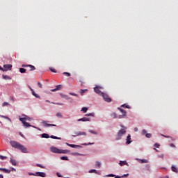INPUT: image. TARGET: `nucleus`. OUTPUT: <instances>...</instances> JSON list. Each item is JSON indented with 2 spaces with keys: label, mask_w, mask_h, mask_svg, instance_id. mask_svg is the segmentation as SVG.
Returning <instances> with one entry per match:
<instances>
[{
  "label": "nucleus",
  "mask_w": 178,
  "mask_h": 178,
  "mask_svg": "<svg viewBox=\"0 0 178 178\" xmlns=\"http://www.w3.org/2000/svg\"><path fill=\"white\" fill-rule=\"evenodd\" d=\"M121 127L122 129L118 131V134L115 136V140L116 141H119V140H122V137H123L127 131V127L123 125H121Z\"/></svg>",
  "instance_id": "1"
},
{
  "label": "nucleus",
  "mask_w": 178,
  "mask_h": 178,
  "mask_svg": "<svg viewBox=\"0 0 178 178\" xmlns=\"http://www.w3.org/2000/svg\"><path fill=\"white\" fill-rule=\"evenodd\" d=\"M32 120H33V118L30 117H27V115H24V118H23L24 127H25L26 129H27V127H33L34 129H37V127L30 124V122H32Z\"/></svg>",
  "instance_id": "2"
},
{
  "label": "nucleus",
  "mask_w": 178,
  "mask_h": 178,
  "mask_svg": "<svg viewBox=\"0 0 178 178\" xmlns=\"http://www.w3.org/2000/svg\"><path fill=\"white\" fill-rule=\"evenodd\" d=\"M50 151L53 152V154H70V150L67 149H61L56 147L52 146L50 148Z\"/></svg>",
  "instance_id": "3"
},
{
  "label": "nucleus",
  "mask_w": 178,
  "mask_h": 178,
  "mask_svg": "<svg viewBox=\"0 0 178 178\" xmlns=\"http://www.w3.org/2000/svg\"><path fill=\"white\" fill-rule=\"evenodd\" d=\"M10 145H11V147H13V148H15V149H19V151H22V152H23V145L19 143L15 140H10Z\"/></svg>",
  "instance_id": "4"
},
{
  "label": "nucleus",
  "mask_w": 178,
  "mask_h": 178,
  "mask_svg": "<svg viewBox=\"0 0 178 178\" xmlns=\"http://www.w3.org/2000/svg\"><path fill=\"white\" fill-rule=\"evenodd\" d=\"M111 116L113 119H123V118H126V112L113 113Z\"/></svg>",
  "instance_id": "5"
},
{
  "label": "nucleus",
  "mask_w": 178,
  "mask_h": 178,
  "mask_svg": "<svg viewBox=\"0 0 178 178\" xmlns=\"http://www.w3.org/2000/svg\"><path fill=\"white\" fill-rule=\"evenodd\" d=\"M94 113L86 114V117H83V118L78 120V122H90L91 118H94Z\"/></svg>",
  "instance_id": "6"
},
{
  "label": "nucleus",
  "mask_w": 178,
  "mask_h": 178,
  "mask_svg": "<svg viewBox=\"0 0 178 178\" xmlns=\"http://www.w3.org/2000/svg\"><path fill=\"white\" fill-rule=\"evenodd\" d=\"M8 70H12V65L10 64H6L3 65V68L2 72H8Z\"/></svg>",
  "instance_id": "7"
},
{
  "label": "nucleus",
  "mask_w": 178,
  "mask_h": 178,
  "mask_svg": "<svg viewBox=\"0 0 178 178\" xmlns=\"http://www.w3.org/2000/svg\"><path fill=\"white\" fill-rule=\"evenodd\" d=\"M42 125L44 127H56V125L54 124H49L48 123V121H42Z\"/></svg>",
  "instance_id": "8"
},
{
  "label": "nucleus",
  "mask_w": 178,
  "mask_h": 178,
  "mask_svg": "<svg viewBox=\"0 0 178 178\" xmlns=\"http://www.w3.org/2000/svg\"><path fill=\"white\" fill-rule=\"evenodd\" d=\"M35 176H38L39 177H46L47 174H45V172H36L35 173Z\"/></svg>",
  "instance_id": "9"
},
{
  "label": "nucleus",
  "mask_w": 178,
  "mask_h": 178,
  "mask_svg": "<svg viewBox=\"0 0 178 178\" xmlns=\"http://www.w3.org/2000/svg\"><path fill=\"white\" fill-rule=\"evenodd\" d=\"M77 136H87V134L86 132H75L74 135H72V137H77Z\"/></svg>",
  "instance_id": "10"
},
{
  "label": "nucleus",
  "mask_w": 178,
  "mask_h": 178,
  "mask_svg": "<svg viewBox=\"0 0 178 178\" xmlns=\"http://www.w3.org/2000/svg\"><path fill=\"white\" fill-rule=\"evenodd\" d=\"M66 145L68 147H71V148H81V146H80V145H73V144L66 143Z\"/></svg>",
  "instance_id": "11"
},
{
  "label": "nucleus",
  "mask_w": 178,
  "mask_h": 178,
  "mask_svg": "<svg viewBox=\"0 0 178 178\" xmlns=\"http://www.w3.org/2000/svg\"><path fill=\"white\" fill-rule=\"evenodd\" d=\"M0 170L4 172V173H10V172H12V170H8L6 168H0Z\"/></svg>",
  "instance_id": "12"
},
{
  "label": "nucleus",
  "mask_w": 178,
  "mask_h": 178,
  "mask_svg": "<svg viewBox=\"0 0 178 178\" xmlns=\"http://www.w3.org/2000/svg\"><path fill=\"white\" fill-rule=\"evenodd\" d=\"M171 170L172 172H175V173H178V170H177V168H176V166L172 165L171 167Z\"/></svg>",
  "instance_id": "13"
},
{
  "label": "nucleus",
  "mask_w": 178,
  "mask_h": 178,
  "mask_svg": "<svg viewBox=\"0 0 178 178\" xmlns=\"http://www.w3.org/2000/svg\"><path fill=\"white\" fill-rule=\"evenodd\" d=\"M130 140H131V136L130 135H128L127 137V144H130L131 143Z\"/></svg>",
  "instance_id": "14"
},
{
  "label": "nucleus",
  "mask_w": 178,
  "mask_h": 178,
  "mask_svg": "<svg viewBox=\"0 0 178 178\" xmlns=\"http://www.w3.org/2000/svg\"><path fill=\"white\" fill-rule=\"evenodd\" d=\"M2 77L4 80H12V78L8 75H3Z\"/></svg>",
  "instance_id": "15"
},
{
  "label": "nucleus",
  "mask_w": 178,
  "mask_h": 178,
  "mask_svg": "<svg viewBox=\"0 0 178 178\" xmlns=\"http://www.w3.org/2000/svg\"><path fill=\"white\" fill-rule=\"evenodd\" d=\"M10 163H12V165H13L14 166H16V165H17V162L16 161V160L10 159Z\"/></svg>",
  "instance_id": "16"
},
{
  "label": "nucleus",
  "mask_w": 178,
  "mask_h": 178,
  "mask_svg": "<svg viewBox=\"0 0 178 178\" xmlns=\"http://www.w3.org/2000/svg\"><path fill=\"white\" fill-rule=\"evenodd\" d=\"M119 165H120V166H123L124 165H127L129 164L127 163V161H120Z\"/></svg>",
  "instance_id": "17"
},
{
  "label": "nucleus",
  "mask_w": 178,
  "mask_h": 178,
  "mask_svg": "<svg viewBox=\"0 0 178 178\" xmlns=\"http://www.w3.org/2000/svg\"><path fill=\"white\" fill-rule=\"evenodd\" d=\"M42 138H49V135L48 134H42Z\"/></svg>",
  "instance_id": "18"
},
{
  "label": "nucleus",
  "mask_w": 178,
  "mask_h": 178,
  "mask_svg": "<svg viewBox=\"0 0 178 178\" xmlns=\"http://www.w3.org/2000/svg\"><path fill=\"white\" fill-rule=\"evenodd\" d=\"M1 118H3V119H7L8 120H9V122H10V123H12V120H10V118H9V117L8 116H5V115H0Z\"/></svg>",
  "instance_id": "19"
},
{
  "label": "nucleus",
  "mask_w": 178,
  "mask_h": 178,
  "mask_svg": "<svg viewBox=\"0 0 178 178\" xmlns=\"http://www.w3.org/2000/svg\"><path fill=\"white\" fill-rule=\"evenodd\" d=\"M139 162H140V163H148V160H147V159H140V160H139Z\"/></svg>",
  "instance_id": "20"
},
{
  "label": "nucleus",
  "mask_w": 178,
  "mask_h": 178,
  "mask_svg": "<svg viewBox=\"0 0 178 178\" xmlns=\"http://www.w3.org/2000/svg\"><path fill=\"white\" fill-rule=\"evenodd\" d=\"M60 159H61L62 161H69V158H68L67 156H61V157H60Z\"/></svg>",
  "instance_id": "21"
},
{
  "label": "nucleus",
  "mask_w": 178,
  "mask_h": 178,
  "mask_svg": "<svg viewBox=\"0 0 178 178\" xmlns=\"http://www.w3.org/2000/svg\"><path fill=\"white\" fill-rule=\"evenodd\" d=\"M95 166H97V168H101V162L97 161L95 163Z\"/></svg>",
  "instance_id": "22"
},
{
  "label": "nucleus",
  "mask_w": 178,
  "mask_h": 178,
  "mask_svg": "<svg viewBox=\"0 0 178 178\" xmlns=\"http://www.w3.org/2000/svg\"><path fill=\"white\" fill-rule=\"evenodd\" d=\"M36 166L38 168H41L42 169H45V166L41 165V164H36Z\"/></svg>",
  "instance_id": "23"
},
{
  "label": "nucleus",
  "mask_w": 178,
  "mask_h": 178,
  "mask_svg": "<svg viewBox=\"0 0 178 178\" xmlns=\"http://www.w3.org/2000/svg\"><path fill=\"white\" fill-rule=\"evenodd\" d=\"M9 103L6 102H4L3 104H2V106H9Z\"/></svg>",
  "instance_id": "24"
},
{
  "label": "nucleus",
  "mask_w": 178,
  "mask_h": 178,
  "mask_svg": "<svg viewBox=\"0 0 178 178\" xmlns=\"http://www.w3.org/2000/svg\"><path fill=\"white\" fill-rule=\"evenodd\" d=\"M8 157L5 156H2V155H0V159H1L2 161L5 160V159H7Z\"/></svg>",
  "instance_id": "25"
},
{
  "label": "nucleus",
  "mask_w": 178,
  "mask_h": 178,
  "mask_svg": "<svg viewBox=\"0 0 178 178\" xmlns=\"http://www.w3.org/2000/svg\"><path fill=\"white\" fill-rule=\"evenodd\" d=\"M145 137H147V138H151V137H152V135L151 134H146Z\"/></svg>",
  "instance_id": "26"
},
{
  "label": "nucleus",
  "mask_w": 178,
  "mask_h": 178,
  "mask_svg": "<svg viewBox=\"0 0 178 178\" xmlns=\"http://www.w3.org/2000/svg\"><path fill=\"white\" fill-rule=\"evenodd\" d=\"M51 138H54V140H60V138H58V137L54 136H51Z\"/></svg>",
  "instance_id": "27"
},
{
  "label": "nucleus",
  "mask_w": 178,
  "mask_h": 178,
  "mask_svg": "<svg viewBox=\"0 0 178 178\" xmlns=\"http://www.w3.org/2000/svg\"><path fill=\"white\" fill-rule=\"evenodd\" d=\"M23 152L27 154V152H29V149L26 147H23Z\"/></svg>",
  "instance_id": "28"
},
{
  "label": "nucleus",
  "mask_w": 178,
  "mask_h": 178,
  "mask_svg": "<svg viewBox=\"0 0 178 178\" xmlns=\"http://www.w3.org/2000/svg\"><path fill=\"white\" fill-rule=\"evenodd\" d=\"M142 134H143V136H146V134H147V130L143 129V130L142 131Z\"/></svg>",
  "instance_id": "29"
},
{
  "label": "nucleus",
  "mask_w": 178,
  "mask_h": 178,
  "mask_svg": "<svg viewBox=\"0 0 178 178\" xmlns=\"http://www.w3.org/2000/svg\"><path fill=\"white\" fill-rule=\"evenodd\" d=\"M89 133H92V134H98L94 130H90Z\"/></svg>",
  "instance_id": "30"
},
{
  "label": "nucleus",
  "mask_w": 178,
  "mask_h": 178,
  "mask_svg": "<svg viewBox=\"0 0 178 178\" xmlns=\"http://www.w3.org/2000/svg\"><path fill=\"white\" fill-rule=\"evenodd\" d=\"M56 116H57V118H62V113H56Z\"/></svg>",
  "instance_id": "31"
},
{
  "label": "nucleus",
  "mask_w": 178,
  "mask_h": 178,
  "mask_svg": "<svg viewBox=\"0 0 178 178\" xmlns=\"http://www.w3.org/2000/svg\"><path fill=\"white\" fill-rule=\"evenodd\" d=\"M89 173H97V171L95 170H89Z\"/></svg>",
  "instance_id": "32"
},
{
  "label": "nucleus",
  "mask_w": 178,
  "mask_h": 178,
  "mask_svg": "<svg viewBox=\"0 0 178 178\" xmlns=\"http://www.w3.org/2000/svg\"><path fill=\"white\" fill-rule=\"evenodd\" d=\"M115 175H113V174H109V175H107V177H115Z\"/></svg>",
  "instance_id": "33"
},
{
  "label": "nucleus",
  "mask_w": 178,
  "mask_h": 178,
  "mask_svg": "<svg viewBox=\"0 0 178 178\" xmlns=\"http://www.w3.org/2000/svg\"><path fill=\"white\" fill-rule=\"evenodd\" d=\"M161 136H162L163 137H165V138H170V136H165L163 134H161Z\"/></svg>",
  "instance_id": "34"
},
{
  "label": "nucleus",
  "mask_w": 178,
  "mask_h": 178,
  "mask_svg": "<svg viewBox=\"0 0 178 178\" xmlns=\"http://www.w3.org/2000/svg\"><path fill=\"white\" fill-rule=\"evenodd\" d=\"M160 145L158 143L154 144L155 148H159Z\"/></svg>",
  "instance_id": "35"
},
{
  "label": "nucleus",
  "mask_w": 178,
  "mask_h": 178,
  "mask_svg": "<svg viewBox=\"0 0 178 178\" xmlns=\"http://www.w3.org/2000/svg\"><path fill=\"white\" fill-rule=\"evenodd\" d=\"M10 170H12V172H16V169L14 168H10Z\"/></svg>",
  "instance_id": "36"
},
{
  "label": "nucleus",
  "mask_w": 178,
  "mask_h": 178,
  "mask_svg": "<svg viewBox=\"0 0 178 178\" xmlns=\"http://www.w3.org/2000/svg\"><path fill=\"white\" fill-rule=\"evenodd\" d=\"M134 131H138V128L135 127V128H134Z\"/></svg>",
  "instance_id": "37"
},
{
  "label": "nucleus",
  "mask_w": 178,
  "mask_h": 178,
  "mask_svg": "<svg viewBox=\"0 0 178 178\" xmlns=\"http://www.w3.org/2000/svg\"><path fill=\"white\" fill-rule=\"evenodd\" d=\"M91 144H92V143H88V144L84 143V144H83V145H91Z\"/></svg>",
  "instance_id": "38"
},
{
  "label": "nucleus",
  "mask_w": 178,
  "mask_h": 178,
  "mask_svg": "<svg viewBox=\"0 0 178 178\" xmlns=\"http://www.w3.org/2000/svg\"><path fill=\"white\" fill-rule=\"evenodd\" d=\"M20 73H23V68L19 69Z\"/></svg>",
  "instance_id": "39"
},
{
  "label": "nucleus",
  "mask_w": 178,
  "mask_h": 178,
  "mask_svg": "<svg viewBox=\"0 0 178 178\" xmlns=\"http://www.w3.org/2000/svg\"><path fill=\"white\" fill-rule=\"evenodd\" d=\"M170 147H172L173 148H175V144H173V143H172L171 145H170Z\"/></svg>",
  "instance_id": "40"
},
{
  "label": "nucleus",
  "mask_w": 178,
  "mask_h": 178,
  "mask_svg": "<svg viewBox=\"0 0 178 178\" xmlns=\"http://www.w3.org/2000/svg\"><path fill=\"white\" fill-rule=\"evenodd\" d=\"M159 156V158H162V159H163V154H161V155H160Z\"/></svg>",
  "instance_id": "41"
},
{
  "label": "nucleus",
  "mask_w": 178,
  "mask_h": 178,
  "mask_svg": "<svg viewBox=\"0 0 178 178\" xmlns=\"http://www.w3.org/2000/svg\"><path fill=\"white\" fill-rule=\"evenodd\" d=\"M29 175H30V176H35V174H34V173H30Z\"/></svg>",
  "instance_id": "42"
},
{
  "label": "nucleus",
  "mask_w": 178,
  "mask_h": 178,
  "mask_svg": "<svg viewBox=\"0 0 178 178\" xmlns=\"http://www.w3.org/2000/svg\"><path fill=\"white\" fill-rule=\"evenodd\" d=\"M19 134L21 136V137H23V134L22 132H19Z\"/></svg>",
  "instance_id": "43"
},
{
  "label": "nucleus",
  "mask_w": 178,
  "mask_h": 178,
  "mask_svg": "<svg viewBox=\"0 0 178 178\" xmlns=\"http://www.w3.org/2000/svg\"><path fill=\"white\" fill-rule=\"evenodd\" d=\"M20 122H23V118H19Z\"/></svg>",
  "instance_id": "44"
},
{
  "label": "nucleus",
  "mask_w": 178,
  "mask_h": 178,
  "mask_svg": "<svg viewBox=\"0 0 178 178\" xmlns=\"http://www.w3.org/2000/svg\"><path fill=\"white\" fill-rule=\"evenodd\" d=\"M57 176H58V177H62V175H59V173H57Z\"/></svg>",
  "instance_id": "45"
},
{
  "label": "nucleus",
  "mask_w": 178,
  "mask_h": 178,
  "mask_svg": "<svg viewBox=\"0 0 178 178\" xmlns=\"http://www.w3.org/2000/svg\"><path fill=\"white\" fill-rule=\"evenodd\" d=\"M73 155H80V154H79V153H75V154H73Z\"/></svg>",
  "instance_id": "46"
},
{
  "label": "nucleus",
  "mask_w": 178,
  "mask_h": 178,
  "mask_svg": "<svg viewBox=\"0 0 178 178\" xmlns=\"http://www.w3.org/2000/svg\"><path fill=\"white\" fill-rule=\"evenodd\" d=\"M128 175H129V174L124 175L122 176V177H124L128 176Z\"/></svg>",
  "instance_id": "47"
},
{
  "label": "nucleus",
  "mask_w": 178,
  "mask_h": 178,
  "mask_svg": "<svg viewBox=\"0 0 178 178\" xmlns=\"http://www.w3.org/2000/svg\"><path fill=\"white\" fill-rule=\"evenodd\" d=\"M0 178H3V175H0Z\"/></svg>",
  "instance_id": "48"
},
{
  "label": "nucleus",
  "mask_w": 178,
  "mask_h": 178,
  "mask_svg": "<svg viewBox=\"0 0 178 178\" xmlns=\"http://www.w3.org/2000/svg\"><path fill=\"white\" fill-rule=\"evenodd\" d=\"M0 70H3V68H2V67L0 66Z\"/></svg>",
  "instance_id": "49"
},
{
  "label": "nucleus",
  "mask_w": 178,
  "mask_h": 178,
  "mask_svg": "<svg viewBox=\"0 0 178 178\" xmlns=\"http://www.w3.org/2000/svg\"><path fill=\"white\" fill-rule=\"evenodd\" d=\"M146 166H147V168H148V169L149 168V165H147Z\"/></svg>",
  "instance_id": "50"
},
{
  "label": "nucleus",
  "mask_w": 178,
  "mask_h": 178,
  "mask_svg": "<svg viewBox=\"0 0 178 178\" xmlns=\"http://www.w3.org/2000/svg\"><path fill=\"white\" fill-rule=\"evenodd\" d=\"M154 149H155L156 151H158L156 148H154Z\"/></svg>",
  "instance_id": "51"
}]
</instances>
